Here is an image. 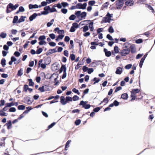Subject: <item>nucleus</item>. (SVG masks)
<instances>
[{"label": "nucleus", "instance_id": "nucleus-1", "mask_svg": "<svg viewBox=\"0 0 155 155\" xmlns=\"http://www.w3.org/2000/svg\"><path fill=\"white\" fill-rule=\"evenodd\" d=\"M130 44L128 42L124 43L123 46L125 48L120 50L119 52L120 54L122 56H126L130 53V49L128 47Z\"/></svg>", "mask_w": 155, "mask_h": 155}, {"label": "nucleus", "instance_id": "nucleus-2", "mask_svg": "<svg viewBox=\"0 0 155 155\" xmlns=\"http://www.w3.org/2000/svg\"><path fill=\"white\" fill-rule=\"evenodd\" d=\"M67 68L65 64H61V66L60 69L58 71L59 74L61 73L63 71V74L61 78L62 79L65 78L67 76Z\"/></svg>", "mask_w": 155, "mask_h": 155}, {"label": "nucleus", "instance_id": "nucleus-3", "mask_svg": "<svg viewBox=\"0 0 155 155\" xmlns=\"http://www.w3.org/2000/svg\"><path fill=\"white\" fill-rule=\"evenodd\" d=\"M19 6L18 4H16L14 5L11 3H9L7 6L6 9V12L7 13H10L11 11L9 10V8L11 9L12 11L15 10Z\"/></svg>", "mask_w": 155, "mask_h": 155}, {"label": "nucleus", "instance_id": "nucleus-4", "mask_svg": "<svg viewBox=\"0 0 155 155\" xmlns=\"http://www.w3.org/2000/svg\"><path fill=\"white\" fill-rule=\"evenodd\" d=\"M63 49V48L62 47H58L57 51H56V48L53 49H50L46 53V55L48 56L53 53H54L57 52H60L62 51Z\"/></svg>", "mask_w": 155, "mask_h": 155}, {"label": "nucleus", "instance_id": "nucleus-5", "mask_svg": "<svg viewBox=\"0 0 155 155\" xmlns=\"http://www.w3.org/2000/svg\"><path fill=\"white\" fill-rule=\"evenodd\" d=\"M74 14L76 16L77 18H79L80 17L82 19L83 18H85L87 15V13L86 12H83L81 13V11H76Z\"/></svg>", "mask_w": 155, "mask_h": 155}, {"label": "nucleus", "instance_id": "nucleus-6", "mask_svg": "<svg viewBox=\"0 0 155 155\" xmlns=\"http://www.w3.org/2000/svg\"><path fill=\"white\" fill-rule=\"evenodd\" d=\"M87 102L88 101H80L79 105L80 106H82V107L85 109H87L90 108L91 107V105L90 104H87Z\"/></svg>", "mask_w": 155, "mask_h": 155}, {"label": "nucleus", "instance_id": "nucleus-7", "mask_svg": "<svg viewBox=\"0 0 155 155\" xmlns=\"http://www.w3.org/2000/svg\"><path fill=\"white\" fill-rule=\"evenodd\" d=\"M87 6V3L86 2L83 4L79 3L77 4L78 9H85L86 8Z\"/></svg>", "mask_w": 155, "mask_h": 155}, {"label": "nucleus", "instance_id": "nucleus-8", "mask_svg": "<svg viewBox=\"0 0 155 155\" xmlns=\"http://www.w3.org/2000/svg\"><path fill=\"white\" fill-rule=\"evenodd\" d=\"M50 9H51V7L50 6L48 5L45 6L44 8V11H42L44 13V15H48L49 13Z\"/></svg>", "mask_w": 155, "mask_h": 155}, {"label": "nucleus", "instance_id": "nucleus-9", "mask_svg": "<svg viewBox=\"0 0 155 155\" xmlns=\"http://www.w3.org/2000/svg\"><path fill=\"white\" fill-rule=\"evenodd\" d=\"M129 49L130 52V51L131 53L134 54L136 52V50L134 44H132L130 46Z\"/></svg>", "mask_w": 155, "mask_h": 155}, {"label": "nucleus", "instance_id": "nucleus-10", "mask_svg": "<svg viewBox=\"0 0 155 155\" xmlns=\"http://www.w3.org/2000/svg\"><path fill=\"white\" fill-rule=\"evenodd\" d=\"M123 68L121 67H118L116 68L115 73L117 74H120L123 72Z\"/></svg>", "mask_w": 155, "mask_h": 155}, {"label": "nucleus", "instance_id": "nucleus-11", "mask_svg": "<svg viewBox=\"0 0 155 155\" xmlns=\"http://www.w3.org/2000/svg\"><path fill=\"white\" fill-rule=\"evenodd\" d=\"M104 51L105 53V56L107 57H109L111 55V52L110 51H108L107 49L106 48H104Z\"/></svg>", "mask_w": 155, "mask_h": 155}, {"label": "nucleus", "instance_id": "nucleus-12", "mask_svg": "<svg viewBox=\"0 0 155 155\" xmlns=\"http://www.w3.org/2000/svg\"><path fill=\"white\" fill-rule=\"evenodd\" d=\"M126 6H131L134 4V2L133 0H128L125 3Z\"/></svg>", "mask_w": 155, "mask_h": 155}, {"label": "nucleus", "instance_id": "nucleus-13", "mask_svg": "<svg viewBox=\"0 0 155 155\" xmlns=\"http://www.w3.org/2000/svg\"><path fill=\"white\" fill-rule=\"evenodd\" d=\"M60 102L63 105H65L67 103L65 98L63 96L61 97Z\"/></svg>", "mask_w": 155, "mask_h": 155}, {"label": "nucleus", "instance_id": "nucleus-14", "mask_svg": "<svg viewBox=\"0 0 155 155\" xmlns=\"http://www.w3.org/2000/svg\"><path fill=\"white\" fill-rule=\"evenodd\" d=\"M38 14L37 13H34L29 17V20L31 21H32L33 20L36 18Z\"/></svg>", "mask_w": 155, "mask_h": 155}, {"label": "nucleus", "instance_id": "nucleus-15", "mask_svg": "<svg viewBox=\"0 0 155 155\" xmlns=\"http://www.w3.org/2000/svg\"><path fill=\"white\" fill-rule=\"evenodd\" d=\"M12 122L11 120H8L5 125L7 126V128L9 130L12 128Z\"/></svg>", "mask_w": 155, "mask_h": 155}, {"label": "nucleus", "instance_id": "nucleus-16", "mask_svg": "<svg viewBox=\"0 0 155 155\" xmlns=\"http://www.w3.org/2000/svg\"><path fill=\"white\" fill-rule=\"evenodd\" d=\"M51 61V57H48L44 60V63H46V64L48 65L50 64Z\"/></svg>", "mask_w": 155, "mask_h": 155}, {"label": "nucleus", "instance_id": "nucleus-17", "mask_svg": "<svg viewBox=\"0 0 155 155\" xmlns=\"http://www.w3.org/2000/svg\"><path fill=\"white\" fill-rule=\"evenodd\" d=\"M29 8L30 9L33 8H38V5L37 4L32 5L30 4L28 5Z\"/></svg>", "mask_w": 155, "mask_h": 155}, {"label": "nucleus", "instance_id": "nucleus-18", "mask_svg": "<svg viewBox=\"0 0 155 155\" xmlns=\"http://www.w3.org/2000/svg\"><path fill=\"white\" fill-rule=\"evenodd\" d=\"M52 66H53L55 70H57L59 68V64L58 63L55 62L52 65Z\"/></svg>", "mask_w": 155, "mask_h": 155}, {"label": "nucleus", "instance_id": "nucleus-19", "mask_svg": "<svg viewBox=\"0 0 155 155\" xmlns=\"http://www.w3.org/2000/svg\"><path fill=\"white\" fill-rule=\"evenodd\" d=\"M111 19H110L109 18H107L106 17H104L103 18L102 21L104 23H110V21H111Z\"/></svg>", "mask_w": 155, "mask_h": 155}, {"label": "nucleus", "instance_id": "nucleus-20", "mask_svg": "<svg viewBox=\"0 0 155 155\" xmlns=\"http://www.w3.org/2000/svg\"><path fill=\"white\" fill-rule=\"evenodd\" d=\"M128 98V96L127 93L123 94L121 96V98L124 100H127Z\"/></svg>", "mask_w": 155, "mask_h": 155}, {"label": "nucleus", "instance_id": "nucleus-21", "mask_svg": "<svg viewBox=\"0 0 155 155\" xmlns=\"http://www.w3.org/2000/svg\"><path fill=\"white\" fill-rule=\"evenodd\" d=\"M64 37V35L62 34H59L57 37H56L55 39V41H58L60 39H62Z\"/></svg>", "mask_w": 155, "mask_h": 155}, {"label": "nucleus", "instance_id": "nucleus-22", "mask_svg": "<svg viewBox=\"0 0 155 155\" xmlns=\"http://www.w3.org/2000/svg\"><path fill=\"white\" fill-rule=\"evenodd\" d=\"M101 79L99 78H94L92 80V81H94V82L93 84H95L96 83H98L100 81Z\"/></svg>", "mask_w": 155, "mask_h": 155}, {"label": "nucleus", "instance_id": "nucleus-23", "mask_svg": "<svg viewBox=\"0 0 155 155\" xmlns=\"http://www.w3.org/2000/svg\"><path fill=\"white\" fill-rule=\"evenodd\" d=\"M18 17L17 15L15 16L13 18V19L12 21V23L13 24H15L16 23H18Z\"/></svg>", "mask_w": 155, "mask_h": 155}, {"label": "nucleus", "instance_id": "nucleus-24", "mask_svg": "<svg viewBox=\"0 0 155 155\" xmlns=\"http://www.w3.org/2000/svg\"><path fill=\"white\" fill-rule=\"evenodd\" d=\"M24 99L26 101L28 102H29L30 101V103H27V104L29 105L31 104L33 101H31L30 100V97H28V96L27 97H25Z\"/></svg>", "mask_w": 155, "mask_h": 155}, {"label": "nucleus", "instance_id": "nucleus-25", "mask_svg": "<svg viewBox=\"0 0 155 155\" xmlns=\"http://www.w3.org/2000/svg\"><path fill=\"white\" fill-rule=\"evenodd\" d=\"M26 18V17L25 16H21L20 18L18 19V23H20L24 21L25 20V18Z\"/></svg>", "mask_w": 155, "mask_h": 155}, {"label": "nucleus", "instance_id": "nucleus-26", "mask_svg": "<svg viewBox=\"0 0 155 155\" xmlns=\"http://www.w3.org/2000/svg\"><path fill=\"white\" fill-rule=\"evenodd\" d=\"M109 5V3L107 2L103 4L101 8V10H103L104 8H107L108 7V5Z\"/></svg>", "mask_w": 155, "mask_h": 155}, {"label": "nucleus", "instance_id": "nucleus-27", "mask_svg": "<svg viewBox=\"0 0 155 155\" xmlns=\"http://www.w3.org/2000/svg\"><path fill=\"white\" fill-rule=\"evenodd\" d=\"M32 109V108L31 107H26V110L24 111V113H25V114H28L29 111Z\"/></svg>", "mask_w": 155, "mask_h": 155}, {"label": "nucleus", "instance_id": "nucleus-28", "mask_svg": "<svg viewBox=\"0 0 155 155\" xmlns=\"http://www.w3.org/2000/svg\"><path fill=\"white\" fill-rule=\"evenodd\" d=\"M6 60L4 58H2L1 60V64L3 67H4L6 65Z\"/></svg>", "mask_w": 155, "mask_h": 155}, {"label": "nucleus", "instance_id": "nucleus-29", "mask_svg": "<svg viewBox=\"0 0 155 155\" xmlns=\"http://www.w3.org/2000/svg\"><path fill=\"white\" fill-rule=\"evenodd\" d=\"M46 39V36L45 35H40L38 38V40L39 41H41Z\"/></svg>", "mask_w": 155, "mask_h": 155}, {"label": "nucleus", "instance_id": "nucleus-30", "mask_svg": "<svg viewBox=\"0 0 155 155\" xmlns=\"http://www.w3.org/2000/svg\"><path fill=\"white\" fill-rule=\"evenodd\" d=\"M140 91V89L138 88L136 89H133L132 90V91H131V93L132 92L133 94H137Z\"/></svg>", "mask_w": 155, "mask_h": 155}, {"label": "nucleus", "instance_id": "nucleus-31", "mask_svg": "<svg viewBox=\"0 0 155 155\" xmlns=\"http://www.w3.org/2000/svg\"><path fill=\"white\" fill-rule=\"evenodd\" d=\"M25 106L24 105H20L17 107L18 109V110H24L25 109Z\"/></svg>", "mask_w": 155, "mask_h": 155}, {"label": "nucleus", "instance_id": "nucleus-32", "mask_svg": "<svg viewBox=\"0 0 155 155\" xmlns=\"http://www.w3.org/2000/svg\"><path fill=\"white\" fill-rule=\"evenodd\" d=\"M82 28H83V32H86L89 29V28L87 26V24L83 27Z\"/></svg>", "mask_w": 155, "mask_h": 155}, {"label": "nucleus", "instance_id": "nucleus-33", "mask_svg": "<svg viewBox=\"0 0 155 155\" xmlns=\"http://www.w3.org/2000/svg\"><path fill=\"white\" fill-rule=\"evenodd\" d=\"M54 21V19H52L50 22H48L47 24V26L48 27H50L53 23Z\"/></svg>", "mask_w": 155, "mask_h": 155}, {"label": "nucleus", "instance_id": "nucleus-34", "mask_svg": "<svg viewBox=\"0 0 155 155\" xmlns=\"http://www.w3.org/2000/svg\"><path fill=\"white\" fill-rule=\"evenodd\" d=\"M28 81H29L28 85L30 86H33L34 85V83L31 79H28Z\"/></svg>", "mask_w": 155, "mask_h": 155}, {"label": "nucleus", "instance_id": "nucleus-35", "mask_svg": "<svg viewBox=\"0 0 155 155\" xmlns=\"http://www.w3.org/2000/svg\"><path fill=\"white\" fill-rule=\"evenodd\" d=\"M66 101L67 103H69L70 102L72 101V98L70 96H66L65 97Z\"/></svg>", "mask_w": 155, "mask_h": 155}, {"label": "nucleus", "instance_id": "nucleus-36", "mask_svg": "<svg viewBox=\"0 0 155 155\" xmlns=\"http://www.w3.org/2000/svg\"><path fill=\"white\" fill-rule=\"evenodd\" d=\"M76 16H75V14H72L71 15L69 18V19L70 20H72L73 21L75 20L76 18Z\"/></svg>", "mask_w": 155, "mask_h": 155}, {"label": "nucleus", "instance_id": "nucleus-37", "mask_svg": "<svg viewBox=\"0 0 155 155\" xmlns=\"http://www.w3.org/2000/svg\"><path fill=\"white\" fill-rule=\"evenodd\" d=\"M23 71L22 68H20L18 71L17 75L19 76H21L23 74Z\"/></svg>", "mask_w": 155, "mask_h": 155}, {"label": "nucleus", "instance_id": "nucleus-38", "mask_svg": "<svg viewBox=\"0 0 155 155\" xmlns=\"http://www.w3.org/2000/svg\"><path fill=\"white\" fill-rule=\"evenodd\" d=\"M113 15L112 14H110L109 12H108L106 16V17L107 18H109L110 19H111V18L112 17Z\"/></svg>", "mask_w": 155, "mask_h": 155}, {"label": "nucleus", "instance_id": "nucleus-39", "mask_svg": "<svg viewBox=\"0 0 155 155\" xmlns=\"http://www.w3.org/2000/svg\"><path fill=\"white\" fill-rule=\"evenodd\" d=\"M108 31L110 33H113L114 32V29L112 26H110L108 29Z\"/></svg>", "mask_w": 155, "mask_h": 155}, {"label": "nucleus", "instance_id": "nucleus-40", "mask_svg": "<svg viewBox=\"0 0 155 155\" xmlns=\"http://www.w3.org/2000/svg\"><path fill=\"white\" fill-rule=\"evenodd\" d=\"M6 33L4 32H2L0 34V37L2 38H5L6 37Z\"/></svg>", "mask_w": 155, "mask_h": 155}, {"label": "nucleus", "instance_id": "nucleus-41", "mask_svg": "<svg viewBox=\"0 0 155 155\" xmlns=\"http://www.w3.org/2000/svg\"><path fill=\"white\" fill-rule=\"evenodd\" d=\"M43 49L41 48H40L37 49L36 51V53L37 54H40L43 51Z\"/></svg>", "mask_w": 155, "mask_h": 155}, {"label": "nucleus", "instance_id": "nucleus-42", "mask_svg": "<svg viewBox=\"0 0 155 155\" xmlns=\"http://www.w3.org/2000/svg\"><path fill=\"white\" fill-rule=\"evenodd\" d=\"M70 58L72 61L74 60L75 58V54H70Z\"/></svg>", "mask_w": 155, "mask_h": 155}, {"label": "nucleus", "instance_id": "nucleus-43", "mask_svg": "<svg viewBox=\"0 0 155 155\" xmlns=\"http://www.w3.org/2000/svg\"><path fill=\"white\" fill-rule=\"evenodd\" d=\"M144 60H145L143 59H142V58H141V59L140 61V63H139V66L140 67V68H142L143 65V64L144 62Z\"/></svg>", "mask_w": 155, "mask_h": 155}, {"label": "nucleus", "instance_id": "nucleus-44", "mask_svg": "<svg viewBox=\"0 0 155 155\" xmlns=\"http://www.w3.org/2000/svg\"><path fill=\"white\" fill-rule=\"evenodd\" d=\"M113 51L115 52V53L116 54L119 53L118 47L117 46H114V50Z\"/></svg>", "mask_w": 155, "mask_h": 155}, {"label": "nucleus", "instance_id": "nucleus-45", "mask_svg": "<svg viewBox=\"0 0 155 155\" xmlns=\"http://www.w3.org/2000/svg\"><path fill=\"white\" fill-rule=\"evenodd\" d=\"M46 65H47V64H46V63H42L40 66H38V68H39V67H41L43 69H45L46 68Z\"/></svg>", "mask_w": 155, "mask_h": 155}, {"label": "nucleus", "instance_id": "nucleus-46", "mask_svg": "<svg viewBox=\"0 0 155 155\" xmlns=\"http://www.w3.org/2000/svg\"><path fill=\"white\" fill-rule=\"evenodd\" d=\"M61 3L62 5V7L64 8H65L69 5V4L67 2H61Z\"/></svg>", "mask_w": 155, "mask_h": 155}, {"label": "nucleus", "instance_id": "nucleus-47", "mask_svg": "<svg viewBox=\"0 0 155 155\" xmlns=\"http://www.w3.org/2000/svg\"><path fill=\"white\" fill-rule=\"evenodd\" d=\"M143 42V40L142 38H139L137 39L135 41V43L139 44L142 43Z\"/></svg>", "mask_w": 155, "mask_h": 155}, {"label": "nucleus", "instance_id": "nucleus-48", "mask_svg": "<svg viewBox=\"0 0 155 155\" xmlns=\"http://www.w3.org/2000/svg\"><path fill=\"white\" fill-rule=\"evenodd\" d=\"M95 2L94 0L89 1L88 2V4L89 5L91 6H93L95 4Z\"/></svg>", "mask_w": 155, "mask_h": 155}, {"label": "nucleus", "instance_id": "nucleus-49", "mask_svg": "<svg viewBox=\"0 0 155 155\" xmlns=\"http://www.w3.org/2000/svg\"><path fill=\"white\" fill-rule=\"evenodd\" d=\"M72 91L73 92L77 94L78 95L80 94V93L79 92L78 90L75 88H73L72 89Z\"/></svg>", "mask_w": 155, "mask_h": 155}, {"label": "nucleus", "instance_id": "nucleus-50", "mask_svg": "<svg viewBox=\"0 0 155 155\" xmlns=\"http://www.w3.org/2000/svg\"><path fill=\"white\" fill-rule=\"evenodd\" d=\"M72 100L74 101H76L79 99V97L77 95H74L72 97Z\"/></svg>", "mask_w": 155, "mask_h": 155}, {"label": "nucleus", "instance_id": "nucleus-51", "mask_svg": "<svg viewBox=\"0 0 155 155\" xmlns=\"http://www.w3.org/2000/svg\"><path fill=\"white\" fill-rule=\"evenodd\" d=\"M81 121V120L79 119L77 120L74 122V124L76 126H78L80 124Z\"/></svg>", "mask_w": 155, "mask_h": 155}, {"label": "nucleus", "instance_id": "nucleus-52", "mask_svg": "<svg viewBox=\"0 0 155 155\" xmlns=\"http://www.w3.org/2000/svg\"><path fill=\"white\" fill-rule=\"evenodd\" d=\"M47 42L45 40H43L41 41H39L38 42V44L39 45H45L47 44Z\"/></svg>", "mask_w": 155, "mask_h": 155}, {"label": "nucleus", "instance_id": "nucleus-53", "mask_svg": "<svg viewBox=\"0 0 155 155\" xmlns=\"http://www.w3.org/2000/svg\"><path fill=\"white\" fill-rule=\"evenodd\" d=\"M131 94L130 95L131 97H132L131 101H134L136 97V96L135 94H133L132 92H131Z\"/></svg>", "mask_w": 155, "mask_h": 155}, {"label": "nucleus", "instance_id": "nucleus-54", "mask_svg": "<svg viewBox=\"0 0 155 155\" xmlns=\"http://www.w3.org/2000/svg\"><path fill=\"white\" fill-rule=\"evenodd\" d=\"M38 90L41 92L45 91V87L44 86H42L41 87H40L38 88Z\"/></svg>", "mask_w": 155, "mask_h": 155}, {"label": "nucleus", "instance_id": "nucleus-55", "mask_svg": "<svg viewBox=\"0 0 155 155\" xmlns=\"http://www.w3.org/2000/svg\"><path fill=\"white\" fill-rule=\"evenodd\" d=\"M5 105L6 106L8 107H11L13 106V101H12L10 103H7L5 104Z\"/></svg>", "mask_w": 155, "mask_h": 155}, {"label": "nucleus", "instance_id": "nucleus-56", "mask_svg": "<svg viewBox=\"0 0 155 155\" xmlns=\"http://www.w3.org/2000/svg\"><path fill=\"white\" fill-rule=\"evenodd\" d=\"M21 54V53L18 51H15L14 53V55L17 57H19Z\"/></svg>", "mask_w": 155, "mask_h": 155}, {"label": "nucleus", "instance_id": "nucleus-57", "mask_svg": "<svg viewBox=\"0 0 155 155\" xmlns=\"http://www.w3.org/2000/svg\"><path fill=\"white\" fill-rule=\"evenodd\" d=\"M101 109V108L100 107H97L94 108L93 110V111L95 113H97Z\"/></svg>", "mask_w": 155, "mask_h": 155}, {"label": "nucleus", "instance_id": "nucleus-58", "mask_svg": "<svg viewBox=\"0 0 155 155\" xmlns=\"http://www.w3.org/2000/svg\"><path fill=\"white\" fill-rule=\"evenodd\" d=\"M61 12L62 13L66 14L68 12V10L67 9L64 8H62L61 9Z\"/></svg>", "mask_w": 155, "mask_h": 155}, {"label": "nucleus", "instance_id": "nucleus-59", "mask_svg": "<svg viewBox=\"0 0 155 155\" xmlns=\"http://www.w3.org/2000/svg\"><path fill=\"white\" fill-rule=\"evenodd\" d=\"M29 87L28 86L27 84H25L23 87V90L24 91L26 92L28 90Z\"/></svg>", "mask_w": 155, "mask_h": 155}, {"label": "nucleus", "instance_id": "nucleus-60", "mask_svg": "<svg viewBox=\"0 0 155 155\" xmlns=\"http://www.w3.org/2000/svg\"><path fill=\"white\" fill-rule=\"evenodd\" d=\"M16 111L15 108L14 107H11L9 109V111L10 112H15Z\"/></svg>", "mask_w": 155, "mask_h": 155}, {"label": "nucleus", "instance_id": "nucleus-61", "mask_svg": "<svg viewBox=\"0 0 155 155\" xmlns=\"http://www.w3.org/2000/svg\"><path fill=\"white\" fill-rule=\"evenodd\" d=\"M132 65V64H127L125 66V68L126 69H129L131 68Z\"/></svg>", "mask_w": 155, "mask_h": 155}, {"label": "nucleus", "instance_id": "nucleus-62", "mask_svg": "<svg viewBox=\"0 0 155 155\" xmlns=\"http://www.w3.org/2000/svg\"><path fill=\"white\" fill-rule=\"evenodd\" d=\"M88 68L86 66V65H84L82 67V70L83 72H85L86 71H87L88 70Z\"/></svg>", "mask_w": 155, "mask_h": 155}, {"label": "nucleus", "instance_id": "nucleus-63", "mask_svg": "<svg viewBox=\"0 0 155 155\" xmlns=\"http://www.w3.org/2000/svg\"><path fill=\"white\" fill-rule=\"evenodd\" d=\"M106 37L107 39L110 41H112L113 40V39L112 36L109 34H108L107 35Z\"/></svg>", "mask_w": 155, "mask_h": 155}, {"label": "nucleus", "instance_id": "nucleus-64", "mask_svg": "<svg viewBox=\"0 0 155 155\" xmlns=\"http://www.w3.org/2000/svg\"><path fill=\"white\" fill-rule=\"evenodd\" d=\"M49 36L52 39H54L55 38V35L54 33H51L49 35Z\"/></svg>", "mask_w": 155, "mask_h": 155}]
</instances>
